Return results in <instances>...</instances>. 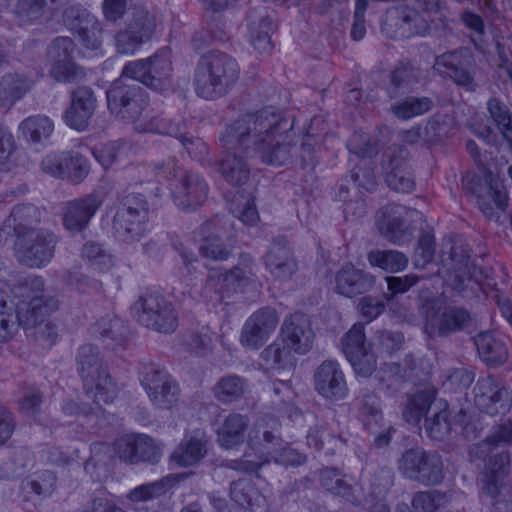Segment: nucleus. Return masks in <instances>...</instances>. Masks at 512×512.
Here are the masks:
<instances>
[{
	"label": "nucleus",
	"mask_w": 512,
	"mask_h": 512,
	"mask_svg": "<svg viewBox=\"0 0 512 512\" xmlns=\"http://www.w3.org/2000/svg\"><path fill=\"white\" fill-rule=\"evenodd\" d=\"M250 420L247 415L230 413L217 428V442L225 449H233L245 441Z\"/></svg>",
	"instance_id": "obj_32"
},
{
	"label": "nucleus",
	"mask_w": 512,
	"mask_h": 512,
	"mask_svg": "<svg viewBox=\"0 0 512 512\" xmlns=\"http://www.w3.org/2000/svg\"><path fill=\"white\" fill-rule=\"evenodd\" d=\"M75 365L86 393L97 404H108L116 398L117 386L112 380L107 363L97 346L81 345L75 355Z\"/></svg>",
	"instance_id": "obj_4"
},
{
	"label": "nucleus",
	"mask_w": 512,
	"mask_h": 512,
	"mask_svg": "<svg viewBox=\"0 0 512 512\" xmlns=\"http://www.w3.org/2000/svg\"><path fill=\"white\" fill-rule=\"evenodd\" d=\"M464 189L467 194L475 198L481 212L487 218H493L496 210L505 211L508 198L504 189L487 178L473 175L464 180Z\"/></svg>",
	"instance_id": "obj_18"
},
{
	"label": "nucleus",
	"mask_w": 512,
	"mask_h": 512,
	"mask_svg": "<svg viewBox=\"0 0 512 512\" xmlns=\"http://www.w3.org/2000/svg\"><path fill=\"white\" fill-rule=\"evenodd\" d=\"M450 411L446 402L433 403L425 417V431L434 440L441 441L451 432Z\"/></svg>",
	"instance_id": "obj_38"
},
{
	"label": "nucleus",
	"mask_w": 512,
	"mask_h": 512,
	"mask_svg": "<svg viewBox=\"0 0 512 512\" xmlns=\"http://www.w3.org/2000/svg\"><path fill=\"white\" fill-rule=\"evenodd\" d=\"M290 128L286 118L272 107L242 115L228 125L221 137L226 153L218 169L224 180L235 186L248 181L250 166L239 152L255 154L267 165L288 164L292 158V146L287 141Z\"/></svg>",
	"instance_id": "obj_1"
},
{
	"label": "nucleus",
	"mask_w": 512,
	"mask_h": 512,
	"mask_svg": "<svg viewBox=\"0 0 512 512\" xmlns=\"http://www.w3.org/2000/svg\"><path fill=\"white\" fill-rule=\"evenodd\" d=\"M57 242V236L49 230H28L16 238L15 254L26 266L41 267L53 258Z\"/></svg>",
	"instance_id": "obj_13"
},
{
	"label": "nucleus",
	"mask_w": 512,
	"mask_h": 512,
	"mask_svg": "<svg viewBox=\"0 0 512 512\" xmlns=\"http://www.w3.org/2000/svg\"><path fill=\"white\" fill-rule=\"evenodd\" d=\"M265 266L275 279L289 280L297 271V263L292 249L284 237L275 238L265 256Z\"/></svg>",
	"instance_id": "obj_29"
},
{
	"label": "nucleus",
	"mask_w": 512,
	"mask_h": 512,
	"mask_svg": "<svg viewBox=\"0 0 512 512\" xmlns=\"http://www.w3.org/2000/svg\"><path fill=\"white\" fill-rule=\"evenodd\" d=\"M435 106L432 98L427 96H407L390 106V112L400 120H410L430 112Z\"/></svg>",
	"instance_id": "obj_39"
},
{
	"label": "nucleus",
	"mask_w": 512,
	"mask_h": 512,
	"mask_svg": "<svg viewBox=\"0 0 512 512\" xmlns=\"http://www.w3.org/2000/svg\"><path fill=\"white\" fill-rule=\"evenodd\" d=\"M480 358L488 366L497 367L508 359V348L504 338L490 332H481L474 337Z\"/></svg>",
	"instance_id": "obj_33"
},
{
	"label": "nucleus",
	"mask_w": 512,
	"mask_h": 512,
	"mask_svg": "<svg viewBox=\"0 0 512 512\" xmlns=\"http://www.w3.org/2000/svg\"><path fill=\"white\" fill-rule=\"evenodd\" d=\"M449 502V495L439 490L418 491L413 494L411 506L414 512H434Z\"/></svg>",
	"instance_id": "obj_50"
},
{
	"label": "nucleus",
	"mask_w": 512,
	"mask_h": 512,
	"mask_svg": "<svg viewBox=\"0 0 512 512\" xmlns=\"http://www.w3.org/2000/svg\"><path fill=\"white\" fill-rule=\"evenodd\" d=\"M473 393L476 407L488 415H504L512 407V392L491 375L480 377Z\"/></svg>",
	"instance_id": "obj_17"
},
{
	"label": "nucleus",
	"mask_w": 512,
	"mask_h": 512,
	"mask_svg": "<svg viewBox=\"0 0 512 512\" xmlns=\"http://www.w3.org/2000/svg\"><path fill=\"white\" fill-rule=\"evenodd\" d=\"M41 221V211L33 204L16 205L9 216V225H12L17 236L28 230H36L35 225Z\"/></svg>",
	"instance_id": "obj_43"
},
{
	"label": "nucleus",
	"mask_w": 512,
	"mask_h": 512,
	"mask_svg": "<svg viewBox=\"0 0 512 512\" xmlns=\"http://www.w3.org/2000/svg\"><path fill=\"white\" fill-rule=\"evenodd\" d=\"M257 265L253 258L246 253L239 256L238 264L232 269L221 273L211 270L207 276L205 289L218 294V299L224 298L231 291H236L256 280Z\"/></svg>",
	"instance_id": "obj_16"
},
{
	"label": "nucleus",
	"mask_w": 512,
	"mask_h": 512,
	"mask_svg": "<svg viewBox=\"0 0 512 512\" xmlns=\"http://www.w3.org/2000/svg\"><path fill=\"white\" fill-rule=\"evenodd\" d=\"M65 175L75 184L80 183L89 173V162L79 153H65Z\"/></svg>",
	"instance_id": "obj_59"
},
{
	"label": "nucleus",
	"mask_w": 512,
	"mask_h": 512,
	"mask_svg": "<svg viewBox=\"0 0 512 512\" xmlns=\"http://www.w3.org/2000/svg\"><path fill=\"white\" fill-rule=\"evenodd\" d=\"M96 107L94 91L87 86L77 87L71 92V103L64 114L65 123L75 130H85Z\"/></svg>",
	"instance_id": "obj_25"
},
{
	"label": "nucleus",
	"mask_w": 512,
	"mask_h": 512,
	"mask_svg": "<svg viewBox=\"0 0 512 512\" xmlns=\"http://www.w3.org/2000/svg\"><path fill=\"white\" fill-rule=\"evenodd\" d=\"M24 488L38 496L48 497L56 488V476L51 471L39 473L24 483Z\"/></svg>",
	"instance_id": "obj_63"
},
{
	"label": "nucleus",
	"mask_w": 512,
	"mask_h": 512,
	"mask_svg": "<svg viewBox=\"0 0 512 512\" xmlns=\"http://www.w3.org/2000/svg\"><path fill=\"white\" fill-rule=\"evenodd\" d=\"M121 77L106 91L107 107L117 119L133 123L142 116L148 106L146 92L136 84H127Z\"/></svg>",
	"instance_id": "obj_10"
},
{
	"label": "nucleus",
	"mask_w": 512,
	"mask_h": 512,
	"mask_svg": "<svg viewBox=\"0 0 512 512\" xmlns=\"http://www.w3.org/2000/svg\"><path fill=\"white\" fill-rule=\"evenodd\" d=\"M127 332L124 322L117 317H104L94 325V333H98L103 339L115 341V346L124 344Z\"/></svg>",
	"instance_id": "obj_52"
},
{
	"label": "nucleus",
	"mask_w": 512,
	"mask_h": 512,
	"mask_svg": "<svg viewBox=\"0 0 512 512\" xmlns=\"http://www.w3.org/2000/svg\"><path fill=\"white\" fill-rule=\"evenodd\" d=\"M230 496L239 506L252 512H262L266 507L265 497L247 478H240L231 483Z\"/></svg>",
	"instance_id": "obj_36"
},
{
	"label": "nucleus",
	"mask_w": 512,
	"mask_h": 512,
	"mask_svg": "<svg viewBox=\"0 0 512 512\" xmlns=\"http://www.w3.org/2000/svg\"><path fill=\"white\" fill-rule=\"evenodd\" d=\"M340 442L342 438L325 422L315 424L307 434V444L316 450L325 449L327 454L333 453Z\"/></svg>",
	"instance_id": "obj_47"
},
{
	"label": "nucleus",
	"mask_w": 512,
	"mask_h": 512,
	"mask_svg": "<svg viewBox=\"0 0 512 512\" xmlns=\"http://www.w3.org/2000/svg\"><path fill=\"white\" fill-rule=\"evenodd\" d=\"M489 114L503 137L512 143V115L508 107L497 98H491L487 103Z\"/></svg>",
	"instance_id": "obj_55"
},
{
	"label": "nucleus",
	"mask_w": 512,
	"mask_h": 512,
	"mask_svg": "<svg viewBox=\"0 0 512 512\" xmlns=\"http://www.w3.org/2000/svg\"><path fill=\"white\" fill-rule=\"evenodd\" d=\"M263 364L269 369H289L295 365L292 350L284 342L272 343L261 352Z\"/></svg>",
	"instance_id": "obj_48"
},
{
	"label": "nucleus",
	"mask_w": 512,
	"mask_h": 512,
	"mask_svg": "<svg viewBox=\"0 0 512 512\" xmlns=\"http://www.w3.org/2000/svg\"><path fill=\"white\" fill-rule=\"evenodd\" d=\"M149 205L141 194L125 196L113 218L114 237L124 243L139 241L146 232Z\"/></svg>",
	"instance_id": "obj_6"
},
{
	"label": "nucleus",
	"mask_w": 512,
	"mask_h": 512,
	"mask_svg": "<svg viewBox=\"0 0 512 512\" xmlns=\"http://www.w3.org/2000/svg\"><path fill=\"white\" fill-rule=\"evenodd\" d=\"M359 418L364 428L371 433H375L378 428L383 427L384 419L380 400L375 394L368 393L363 396L359 408Z\"/></svg>",
	"instance_id": "obj_45"
},
{
	"label": "nucleus",
	"mask_w": 512,
	"mask_h": 512,
	"mask_svg": "<svg viewBox=\"0 0 512 512\" xmlns=\"http://www.w3.org/2000/svg\"><path fill=\"white\" fill-rule=\"evenodd\" d=\"M403 341L402 333L383 330L376 332L373 345L379 353L391 355L401 348Z\"/></svg>",
	"instance_id": "obj_64"
},
{
	"label": "nucleus",
	"mask_w": 512,
	"mask_h": 512,
	"mask_svg": "<svg viewBox=\"0 0 512 512\" xmlns=\"http://www.w3.org/2000/svg\"><path fill=\"white\" fill-rule=\"evenodd\" d=\"M434 392L420 391L414 394L407 402L403 410V418L406 422L417 424L422 416L428 414L433 405Z\"/></svg>",
	"instance_id": "obj_49"
},
{
	"label": "nucleus",
	"mask_w": 512,
	"mask_h": 512,
	"mask_svg": "<svg viewBox=\"0 0 512 512\" xmlns=\"http://www.w3.org/2000/svg\"><path fill=\"white\" fill-rule=\"evenodd\" d=\"M375 283V276L352 264H345L335 275L336 292L349 298L367 293Z\"/></svg>",
	"instance_id": "obj_30"
},
{
	"label": "nucleus",
	"mask_w": 512,
	"mask_h": 512,
	"mask_svg": "<svg viewBox=\"0 0 512 512\" xmlns=\"http://www.w3.org/2000/svg\"><path fill=\"white\" fill-rule=\"evenodd\" d=\"M248 384L246 379L238 375H227L218 380L213 387L214 397L222 404H230L240 400Z\"/></svg>",
	"instance_id": "obj_41"
},
{
	"label": "nucleus",
	"mask_w": 512,
	"mask_h": 512,
	"mask_svg": "<svg viewBox=\"0 0 512 512\" xmlns=\"http://www.w3.org/2000/svg\"><path fill=\"white\" fill-rule=\"evenodd\" d=\"M122 76L157 92L170 90L173 85L171 50L166 47L151 57L128 62L122 70Z\"/></svg>",
	"instance_id": "obj_5"
},
{
	"label": "nucleus",
	"mask_w": 512,
	"mask_h": 512,
	"mask_svg": "<svg viewBox=\"0 0 512 512\" xmlns=\"http://www.w3.org/2000/svg\"><path fill=\"white\" fill-rule=\"evenodd\" d=\"M368 262L386 272L397 273L408 265L407 256L397 250H372L367 255Z\"/></svg>",
	"instance_id": "obj_44"
},
{
	"label": "nucleus",
	"mask_w": 512,
	"mask_h": 512,
	"mask_svg": "<svg viewBox=\"0 0 512 512\" xmlns=\"http://www.w3.org/2000/svg\"><path fill=\"white\" fill-rule=\"evenodd\" d=\"M434 71L467 91H475L476 61L468 48L447 51L435 58Z\"/></svg>",
	"instance_id": "obj_11"
},
{
	"label": "nucleus",
	"mask_w": 512,
	"mask_h": 512,
	"mask_svg": "<svg viewBox=\"0 0 512 512\" xmlns=\"http://www.w3.org/2000/svg\"><path fill=\"white\" fill-rule=\"evenodd\" d=\"M51 77L58 82L73 83L85 77L84 69L73 60L51 64Z\"/></svg>",
	"instance_id": "obj_60"
},
{
	"label": "nucleus",
	"mask_w": 512,
	"mask_h": 512,
	"mask_svg": "<svg viewBox=\"0 0 512 512\" xmlns=\"http://www.w3.org/2000/svg\"><path fill=\"white\" fill-rule=\"evenodd\" d=\"M30 303H15L9 292L0 289V342L12 340L20 327L24 329L23 319L28 318Z\"/></svg>",
	"instance_id": "obj_26"
},
{
	"label": "nucleus",
	"mask_w": 512,
	"mask_h": 512,
	"mask_svg": "<svg viewBox=\"0 0 512 512\" xmlns=\"http://www.w3.org/2000/svg\"><path fill=\"white\" fill-rule=\"evenodd\" d=\"M442 8L441 0H414L413 8L403 10L399 17L397 24L402 35L409 37L426 33L430 22L440 15Z\"/></svg>",
	"instance_id": "obj_20"
},
{
	"label": "nucleus",
	"mask_w": 512,
	"mask_h": 512,
	"mask_svg": "<svg viewBox=\"0 0 512 512\" xmlns=\"http://www.w3.org/2000/svg\"><path fill=\"white\" fill-rule=\"evenodd\" d=\"M102 204L103 196L99 192L67 201L62 212L64 228L73 234L83 232Z\"/></svg>",
	"instance_id": "obj_19"
},
{
	"label": "nucleus",
	"mask_w": 512,
	"mask_h": 512,
	"mask_svg": "<svg viewBox=\"0 0 512 512\" xmlns=\"http://www.w3.org/2000/svg\"><path fill=\"white\" fill-rule=\"evenodd\" d=\"M424 331L430 337H447L471 325L470 313L460 307H446L436 299L426 300L421 307Z\"/></svg>",
	"instance_id": "obj_9"
},
{
	"label": "nucleus",
	"mask_w": 512,
	"mask_h": 512,
	"mask_svg": "<svg viewBox=\"0 0 512 512\" xmlns=\"http://www.w3.org/2000/svg\"><path fill=\"white\" fill-rule=\"evenodd\" d=\"M128 27L144 42L148 41L156 27L155 18L144 10L136 11Z\"/></svg>",
	"instance_id": "obj_62"
},
{
	"label": "nucleus",
	"mask_w": 512,
	"mask_h": 512,
	"mask_svg": "<svg viewBox=\"0 0 512 512\" xmlns=\"http://www.w3.org/2000/svg\"><path fill=\"white\" fill-rule=\"evenodd\" d=\"M342 344L346 358L353 357V355L370 348V345L366 343L364 325L360 322L355 323L345 334Z\"/></svg>",
	"instance_id": "obj_58"
},
{
	"label": "nucleus",
	"mask_w": 512,
	"mask_h": 512,
	"mask_svg": "<svg viewBox=\"0 0 512 512\" xmlns=\"http://www.w3.org/2000/svg\"><path fill=\"white\" fill-rule=\"evenodd\" d=\"M419 80V71L416 68L408 64H399L389 75L387 94L391 99L406 95L413 91Z\"/></svg>",
	"instance_id": "obj_37"
},
{
	"label": "nucleus",
	"mask_w": 512,
	"mask_h": 512,
	"mask_svg": "<svg viewBox=\"0 0 512 512\" xmlns=\"http://www.w3.org/2000/svg\"><path fill=\"white\" fill-rule=\"evenodd\" d=\"M249 40L253 47L261 53L272 49L271 32L273 23L264 10H252L248 14Z\"/></svg>",
	"instance_id": "obj_34"
},
{
	"label": "nucleus",
	"mask_w": 512,
	"mask_h": 512,
	"mask_svg": "<svg viewBox=\"0 0 512 512\" xmlns=\"http://www.w3.org/2000/svg\"><path fill=\"white\" fill-rule=\"evenodd\" d=\"M159 181L166 180L174 203L181 209H195L208 198V185L198 173L179 165L175 157L154 164Z\"/></svg>",
	"instance_id": "obj_3"
},
{
	"label": "nucleus",
	"mask_w": 512,
	"mask_h": 512,
	"mask_svg": "<svg viewBox=\"0 0 512 512\" xmlns=\"http://www.w3.org/2000/svg\"><path fill=\"white\" fill-rule=\"evenodd\" d=\"M398 470L405 479L423 486H435L444 479L442 457L421 447L407 449L398 460Z\"/></svg>",
	"instance_id": "obj_7"
},
{
	"label": "nucleus",
	"mask_w": 512,
	"mask_h": 512,
	"mask_svg": "<svg viewBox=\"0 0 512 512\" xmlns=\"http://www.w3.org/2000/svg\"><path fill=\"white\" fill-rule=\"evenodd\" d=\"M136 321L159 333L170 334L178 327V314L173 303L158 293H146L131 307Z\"/></svg>",
	"instance_id": "obj_8"
},
{
	"label": "nucleus",
	"mask_w": 512,
	"mask_h": 512,
	"mask_svg": "<svg viewBox=\"0 0 512 512\" xmlns=\"http://www.w3.org/2000/svg\"><path fill=\"white\" fill-rule=\"evenodd\" d=\"M81 257L93 268L104 271L112 266V257L104 246L90 240L84 243L81 249Z\"/></svg>",
	"instance_id": "obj_53"
},
{
	"label": "nucleus",
	"mask_w": 512,
	"mask_h": 512,
	"mask_svg": "<svg viewBox=\"0 0 512 512\" xmlns=\"http://www.w3.org/2000/svg\"><path fill=\"white\" fill-rule=\"evenodd\" d=\"M281 333L284 344L295 353L305 354L312 347L314 333L309 318L303 313L287 317Z\"/></svg>",
	"instance_id": "obj_28"
},
{
	"label": "nucleus",
	"mask_w": 512,
	"mask_h": 512,
	"mask_svg": "<svg viewBox=\"0 0 512 512\" xmlns=\"http://www.w3.org/2000/svg\"><path fill=\"white\" fill-rule=\"evenodd\" d=\"M19 129L28 141L38 144L50 138L54 131V124L45 115H35L23 120Z\"/></svg>",
	"instance_id": "obj_42"
},
{
	"label": "nucleus",
	"mask_w": 512,
	"mask_h": 512,
	"mask_svg": "<svg viewBox=\"0 0 512 512\" xmlns=\"http://www.w3.org/2000/svg\"><path fill=\"white\" fill-rule=\"evenodd\" d=\"M71 30L78 36L80 43L87 49L98 50L102 45V28L97 18L86 9L70 7L65 11Z\"/></svg>",
	"instance_id": "obj_27"
},
{
	"label": "nucleus",
	"mask_w": 512,
	"mask_h": 512,
	"mask_svg": "<svg viewBox=\"0 0 512 512\" xmlns=\"http://www.w3.org/2000/svg\"><path fill=\"white\" fill-rule=\"evenodd\" d=\"M206 450L201 440L191 438L185 444L180 445L171 455V459L180 466L188 467L197 463Z\"/></svg>",
	"instance_id": "obj_54"
},
{
	"label": "nucleus",
	"mask_w": 512,
	"mask_h": 512,
	"mask_svg": "<svg viewBox=\"0 0 512 512\" xmlns=\"http://www.w3.org/2000/svg\"><path fill=\"white\" fill-rule=\"evenodd\" d=\"M321 485L328 492L343 498L348 503L355 506L362 503V487L358 484H349L336 469H325L321 472Z\"/></svg>",
	"instance_id": "obj_35"
},
{
	"label": "nucleus",
	"mask_w": 512,
	"mask_h": 512,
	"mask_svg": "<svg viewBox=\"0 0 512 512\" xmlns=\"http://www.w3.org/2000/svg\"><path fill=\"white\" fill-rule=\"evenodd\" d=\"M57 308L56 298H34L30 303L28 318L23 319L27 336L46 349L51 348L58 337L57 326L47 320Z\"/></svg>",
	"instance_id": "obj_15"
},
{
	"label": "nucleus",
	"mask_w": 512,
	"mask_h": 512,
	"mask_svg": "<svg viewBox=\"0 0 512 512\" xmlns=\"http://www.w3.org/2000/svg\"><path fill=\"white\" fill-rule=\"evenodd\" d=\"M415 212L399 204H388L377 213L380 234L389 242L401 244L411 236L406 217Z\"/></svg>",
	"instance_id": "obj_22"
},
{
	"label": "nucleus",
	"mask_w": 512,
	"mask_h": 512,
	"mask_svg": "<svg viewBox=\"0 0 512 512\" xmlns=\"http://www.w3.org/2000/svg\"><path fill=\"white\" fill-rule=\"evenodd\" d=\"M33 79L21 72H9L0 76V108L10 109L33 88Z\"/></svg>",
	"instance_id": "obj_31"
},
{
	"label": "nucleus",
	"mask_w": 512,
	"mask_h": 512,
	"mask_svg": "<svg viewBox=\"0 0 512 512\" xmlns=\"http://www.w3.org/2000/svg\"><path fill=\"white\" fill-rule=\"evenodd\" d=\"M140 381L155 407L171 409L178 402L179 386L166 369L159 364H142Z\"/></svg>",
	"instance_id": "obj_12"
},
{
	"label": "nucleus",
	"mask_w": 512,
	"mask_h": 512,
	"mask_svg": "<svg viewBox=\"0 0 512 512\" xmlns=\"http://www.w3.org/2000/svg\"><path fill=\"white\" fill-rule=\"evenodd\" d=\"M115 451L121 460L130 464L159 462L162 451L160 446L147 435H127L115 443Z\"/></svg>",
	"instance_id": "obj_21"
},
{
	"label": "nucleus",
	"mask_w": 512,
	"mask_h": 512,
	"mask_svg": "<svg viewBox=\"0 0 512 512\" xmlns=\"http://www.w3.org/2000/svg\"><path fill=\"white\" fill-rule=\"evenodd\" d=\"M240 75L237 61L220 51L202 55L194 70L195 92L201 98L215 100L226 95L236 84Z\"/></svg>",
	"instance_id": "obj_2"
},
{
	"label": "nucleus",
	"mask_w": 512,
	"mask_h": 512,
	"mask_svg": "<svg viewBox=\"0 0 512 512\" xmlns=\"http://www.w3.org/2000/svg\"><path fill=\"white\" fill-rule=\"evenodd\" d=\"M382 166L385 172L410 169L408 149L402 145L389 146L382 155Z\"/></svg>",
	"instance_id": "obj_57"
},
{
	"label": "nucleus",
	"mask_w": 512,
	"mask_h": 512,
	"mask_svg": "<svg viewBox=\"0 0 512 512\" xmlns=\"http://www.w3.org/2000/svg\"><path fill=\"white\" fill-rule=\"evenodd\" d=\"M199 245L200 255L207 261H224L232 254L234 237L232 223L225 218L215 217L202 224Z\"/></svg>",
	"instance_id": "obj_14"
},
{
	"label": "nucleus",
	"mask_w": 512,
	"mask_h": 512,
	"mask_svg": "<svg viewBox=\"0 0 512 512\" xmlns=\"http://www.w3.org/2000/svg\"><path fill=\"white\" fill-rule=\"evenodd\" d=\"M30 453L26 450L14 452L10 461L0 463V479L19 476L30 465Z\"/></svg>",
	"instance_id": "obj_61"
},
{
	"label": "nucleus",
	"mask_w": 512,
	"mask_h": 512,
	"mask_svg": "<svg viewBox=\"0 0 512 512\" xmlns=\"http://www.w3.org/2000/svg\"><path fill=\"white\" fill-rule=\"evenodd\" d=\"M512 444V420L505 419L492 426L489 435L482 441V452H492V449Z\"/></svg>",
	"instance_id": "obj_51"
},
{
	"label": "nucleus",
	"mask_w": 512,
	"mask_h": 512,
	"mask_svg": "<svg viewBox=\"0 0 512 512\" xmlns=\"http://www.w3.org/2000/svg\"><path fill=\"white\" fill-rule=\"evenodd\" d=\"M43 290L44 280L41 277L35 275L20 277L10 288V292L13 294L11 299L15 303H31L34 298H54L53 296L43 294Z\"/></svg>",
	"instance_id": "obj_40"
},
{
	"label": "nucleus",
	"mask_w": 512,
	"mask_h": 512,
	"mask_svg": "<svg viewBox=\"0 0 512 512\" xmlns=\"http://www.w3.org/2000/svg\"><path fill=\"white\" fill-rule=\"evenodd\" d=\"M469 246L461 239H455L448 252V256H443V268L448 273V281L455 289H460L466 279H470L475 267L471 261Z\"/></svg>",
	"instance_id": "obj_23"
},
{
	"label": "nucleus",
	"mask_w": 512,
	"mask_h": 512,
	"mask_svg": "<svg viewBox=\"0 0 512 512\" xmlns=\"http://www.w3.org/2000/svg\"><path fill=\"white\" fill-rule=\"evenodd\" d=\"M314 387L322 397L329 400H341L348 391L340 365L333 360H325L315 369Z\"/></svg>",
	"instance_id": "obj_24"
},
{
	"label": "nucleus",
	"mask_w": 512,
	"mask_h": 512,
	"mask_svg": "<svg viewBox=\"0 0 512 512\" xmlns=\"http://www.w3.org/2000/svg\"><path fill=\"white\" fill-rule=\"evenodd\" d=\"M269 423L260 420L255 423L248 435V444L253 449H257L266 445L280 446L281 438L277 433L279 423L270 417Z\"/></svg>",
	"instance_id": "obj_46"
},
{
	"label": "nucleus",
	"mask_w": 512,
	"mask_h": 512,
	"mask_svg": "<svg viewBox=\"0 0 512 512\" xmlns=\"http://www.w3.org/2000/svg\"><path fill=\"white\" fill-rule=\"evenodd\" d=\"M171 487V481L168 477L159 481L137 486L130 491L128 497L132 501H149L165 494Z\"/></svg>",
	"instance_id": "obj_56"
}]
</instances>
